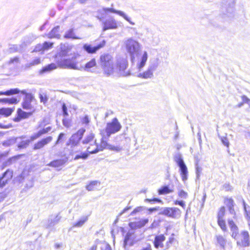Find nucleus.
I'll list each match as a JSON object with an SVG mask.
<instances>
[{"label": "nucleus", "mask_w": 250, "mask_h": 250, "mask_svg": "<svg viewBox=\"0 0 250 250\" xmlns=\"http://www.w3.org/2000/svg\"><path fill=\"white\" fill-rule=\"evenodd\" d=\"M99 63L103 74L106 77L117 74H120L123 76H127L130 74L128 71H125L128 65L126 59H121L115 62L111 55L104 53L101 55Z\"/></svg>", "instance_id": "obj_1"}, {"label": "nucleus", "mask_w": 250, "mask_h": 250, "mask_svg": "<svg viewBox=\"0 0 250 250\" xmlns=\"http://www.w3.org/2000/svg\"><path fill=\"white\" fill-rule=\"evenodd\" d=\"M72 48V46L68 44H61V51L55 56V61L61 68H67L80 70L81 69V61L77 60L79 55L74 53L71 58L66 59V56H69V52Z\"/></svg>", "instance_id": "obj_2"}, {"label": "nucleus", "mask_w": 250, "mask_h": 250, "mask_svg": "<svg viewBox=\"0 0 250 250\" xmlns=\"http://www.w3.org/2000/svg\"><path fill=\"white\" fill-rule=\"evenodd\" d=\"M125 50L130 56L132 63H134L142 49L141 44L133 38H128L124 42Z\"/></svg>", "instance_id": "obj_3"}, {"label": "nucleus", "mask_w": 250, "mask_h": 250, "mask_svg": "<svg viewBox=\"0 0 250 250\" xmlns=\"http://www.w3.org/2000/svg\"><path fill=\"white\" fill-rule=\"evenodd\" d=\"M228 225L232 232L231 236L238 240L237 243H240L243 247H248L250 245V236L247 231H243L238 234V228L232 220L229 219Z\"/></svg>", "instance_id": "obj_4"}, {"label": "nucleus", "mask_w": 250, "mask_h": 250, "mask_svg": "<svg viewBox=\"0 0 250 250\" xmlns=\"http://www.w3.org/2000/svg\"><path fill=\"white\" fill-rule=\"evenodd\" d=\"M161 63L159 57H155L150 59L146 70L138 74V77L144 79L151 78L153 77V72L156 70Z\"/></svg>", "instance_id": "obj_5"}, {"label": "nucleus", "mask_w": 250, "mask_h": 250, "mask_svg": "<svg viewBox=\"0 0 250 250\" xmlns=\"http://www.w3.org/2000/svg\"><path fill=\"white\" fill-rule=\"evenodd\" d=\"M85 131V129L81 128L76 133L73 134L69 138L66 145L70 146V153L71 155L78 152L77 148Z\"/></svg>", "instance_id": "obj_6"}, {"label": "nucleus", "mask_w": 250, "mask_h": 250, "mask_svg": "<svg viewBox=\"0 0 250 250\" xmlns=\"http://www.w3.org/2000/svg\"><path fill=\"white\" fill-rule=\"evenodd\" d=\"M101 134L102 135V137L101 139L100 144L99 145L98 144L99 151H103L104 149H107L118 152L122 150V147L118 145L115 146L109 144L107 142V139L108 138L107 137L106 135H105L104 134V130L101 132Z\"/></svg>", "instance_id": "obj_7"}, {"label": "nucleus", "mask_w": 250, "mask_h": 250, "mask_svg": "<svg viewBox=\"0 0 250 250\" xmlns=\"http://www.w3.org/2000/svg\"><path fill=\"white\" fill-rule=\"evenodd\" d=\"M174 160L180 168V175L182 180L186 181L188 179V171L182 155L179 153L176 154L174 157Z\"/></svg>", "instance_id": "obj_8"}, {"label": "nucleus", "mask_w": 250, "mask_h": 250, "mask_svg": "<svg viewBox=\"0 0 250 250\" xmlns=\"http://www.w3.org/2000/svg\"><path fill=\"white\" fill-rule=\"evenodd\" d=\"M122 128V125L118 122L117 118H114L111 122L108 123L106 124L105 129V132L106 136L109 138L112 134H115L120 130Z\"/></svg>", "instance_id": "obj_9"}, {"label": "nucleus", "mask_w": 250, "mask_h": 250, "mask_svg": "<svg viewBox=\"0 0 250 250\" xmlns=\"http://www.w3.org/2000/svg\"><path fill=\"white\" fill-rule=\"evenodd\" d=\"M159 214L177 218L180 216L181 210L177 208H162L160 209Z\"/></svg>", "instance_id": "obj_10"}, {"label": "nucleus", "mask_w": 250, "mask_h": 250, "mask_svg": "<svg viewBox=\"0 0 250 250\" xmlns=\"http://www.w3.org/2000/svg\"><path fill=\"white\" fill-rule=\"evenodd\" d=\"M36 39V37L33 35H30L24 39L23 42L20 45H14L10 47L11 52H21L24 50L26 46L29 44L32 41Z\"/></svg>", "instance_id": "obj_11"}, {"label": "nucleus", "mask_w": 250, "mask_h": 250, "mask_svg": "<svg viewBox=\"0 0 250 250\" xmlns=\"http://www.w3.org/2000/svg\"><path fill=\"white\" fill-rule=\"evenodd\" d=\"M148 53L146 51H143L138 55L135 62H137L136 67L140 72H141L144 67L146 64V62L148 59Z\"/></svg>", "instance_id": "obj_12"}, {"label": "nucleus", "mask_w": 250, "mask_h": 250, "mask_svg": "<svg viewBox=\"0 0 250 250\" xmlns=\"http://www.w3.org/2000/svg\"><path fill=\"white\" fill-rule=\"evenodd\" d=\"M21 93L25 94V99L22 103V107L26 110H34V107L31 104V102L34 98L31 94H28L25 90L21 91Z\"/></svg>", "instance_id": "obj_13"}, {"label": "nucleus", "mask_w": 250, "mask_h": 250, "mask_svg": "<svg viewBox=\"0 0 250 250\" xmlns=\"http://www.w3.org/2000/svg\"><path fill=\"white\" fill-rule=\"evenodd\" d=\"M103 23L104 31L108 29H116L118 27V22L112 17L106 20Z\"/></svg>", "instance_id": "obj_14"}, {"label": "nucleus", "mask_w": 250, "mask_h": 250, "mask_svg": "<svg viewBox=\"0 0 250 250\" xmlns=\"http://www.w3.org/2000/svg\"><path fill=\"white\" fill-rule=\"evenodd\" d=\"M103 10L105 13L107 12H110L111 13H116L124 18L126 21H127L131 24L133 25H135V23L131 21V18H129L128 16H127L123 11L116 10L111 8H104Z\"/></svg>", "instance_id": "obj_15"}, {"label": "nucleus", "mask_w": 250, "mask_h": 250, "mask_svg": "<svg viewBox=\"0 0 250 250\" xmlns=\"http://www.w3.org/2000/svg\"><path fill=\"white\" fill-rule=\"evenodd\" d=\"M135 236L133 232H128L126 233L124 242V247L125 249L129 247L135 243Z\"/></svg>", "instance_id": "obj_16"}, {"label": "nucleus", "mask_w": 250, "mask_h": 250, "mask_svg": "<svg viewBox=\"0 0 250 250\" xmlns=\"http://www.w3.org/2000/svg\"><path fill=\"white\" fill-rule=\"evenodd\" d=\"M105 44V42L104 41H103L102 43L95 46H92L90 44H85L83 46V48L88 53H94L97 50L103 47Z\"/></svg>", "instance_id": "obj_17"}, {"label": "nucleus", "mask_w": 250, "mask_h": 250, "mask_svg": "<svg viewBox=\"0 0 250 250\" xmlns=\"http://www.w3.org/2000/svg\"><path fill=\"white\" fill-rule=\"evenodd\" d=\"M96 65V62L95 59H92L89 62L83 64L81 62V69L79 71H91V69Z\"/></svg>", "instance_id": "obj_18"}, {"label": "nucleus", "mask_w": 250, "mask_h": 250, "mask_svg": "<svg viewBox=\"0 0 250 250\" xmlns=\"http://www.w3.org/2000/svg\"><path fill=\"white\" fill-rule=\"evenodd\" d=\"M52 139L51 136H49L38 142L34 145V149L36 150L42 148L45 145L49 143Z\"/></svg>", "instance_id": "obj_19"}, {"label": "nucleus", "mask_w": 250, "mask_h": 250, "mask_svg": "<svg viewBox=\"0 0 250 250\" xmlns=\"http://www.w3.org/2000/svg\"><path fill=\"white\" fill-rule=\"evenodd\" d=\"M12 171L7 170L6 172H5L3 174V176L1 178H0V187H2L4 186L7 181L12 178Z\"/></svg>", "instance_id": "obj_20"}, {"label": "nucleus", "mask_w": 250, "mask_h": 250, "mask_svg": "<svg viewBox=\"0 0 250 250\" xmlns=\"http://www.w3.org/2000/svg\"><path fill=\"white\" fill-rule=\"evenodd\" d=\"M66 161L64 159H59L54 160L47 165V166L54 167L57 168L58 170L61 169V167L64 165Z\"/></svg>", "instance_id": "obj_21"}, {"label": "nucleus", "mask_w": 250, "mask_h": 250, "mask_svg": "<svg viewBox=\"0 0 250 250\" xmlns=\"http://www.w3.org/2000/svg\"><path fill=\"white\" fill-rule=\"evenodd\" d=\"M87 151L90 154H94L99 152L96 140L93 142V144H90L87 148Z\"/></svg>", "instance_id": "obj_22"}, {"label": "nucleus", "mask_w": 250, "mask_h": 250, "mask_svg": "<svg viewBox=\"0 0 250 250\" xmlns=\"http://www.w3.org/2000/svg\"><path fill=\"white\" fill-rule=\"evenodd\" d=\"M165 237L164 235L161 234L156 236L154 240V246L156 248H158L159 247H162L163 245L162 242L165 240Z\"/></svg>", "instance_id": "obj_23"}, {"label": "nucleus", "mask_w": 250, "mask_h": 250, "mask_svg": "<svg viewBox=\"0 0 250 250\" xmlns=\"http://www.w3.org/2000/svg\"><path fill=\"white\" fill-rule=\"evenodd\" d=\"M60 27L59 26H57L55 27H54L51 31L48 34V37L50 38H60L61 37V35L59 33V30Z\"/></svg>", "instance_id": "obj_24"}, {"label": "nucleus", "mask_w": 250, "mask_h": 250, "mask_svg": "<svg viewBox=\"0 0 250 250\" xmlns=\"http://www.w3.org/2000/svg\"><path fill=\"white\" fill-rule=\"evenodd\" d=\"M57 68V64L56 63H52L43 67L42 69L40 71V73H43L45 72H50L53 70L56 69Z\"/></svg>", "instance_id": "obj_25"}, {"label": "nucleus", "mask_w": 250, "mask_h": 250, "mask_svg": "<svg viewBox=\"0 0 250 250\" xmlns=\"http://www.w3.org/2000/svg\"><path fill=\"white\" fill-rule=\"evenodd\" d=\"M41 59L39 58H35L32 62H31L30 63H26L23 67L24 68V69H29L31 67L38 65L41 63Z\"/></svg>", "instance_id": "obj_26"}, {"label": "nucleus", "mask_w": 250, "mask_h": 250, "mask_svg": "<svg viewBox=\"0 0 250 250\" xmlns=\"http://www.w3.org/2000/svg\"><path fill=\"white\" fill-rule=\"evenodd\" d=\"M88 217L84 216L81 217L80 220L76 223H75L73 225V227H81L83 224L87 221Z\"/></svg>", "instance_id": "obj_27"}, {"label": "nucleus", "mask_w": 250, "mask_h": 250, "mask_svg": "<svg viewBox=\"0 0 250 250\" xmlns=\"http://www.w3.org/2000/svg\"><path fill=\"white\" fill-rule=\"evenodd\" d=\"M64 37L66 39H80V38L77 37L75 36V33L73 32V29H71L67 31L64 36Z\"/></svg>", "instance_id": "obj_28"}, {"label": "nucleus", "mask_w": 250, "mask_h": 250, "mask_svg": "<svg viewBox=\"0 0 250 250\" xmlns=\"http://www.w3.org/2000/svg\"><path fill=\"white\" fill-rule=\"evenodd\" d=\"M218 244L222 248H224L226 244V239L222 235H217L216 236Z\"/></svg>", "instance_id": "obj_29"}, {"label": "nucleus", "mask_w": 250, "mask_h": 250, "mask_svg": "<svg viewBox=\"0 0 250 250\" xmlns=\"http://www.w3.org/2000/svg\"><path fill=\"white\" fill-rule=\"evenodd\" d=\"M173 191V190L172 189H169L168 187L164 186L158 190V193L160 195L166 194L172 192Z\"/></svg>", "instance_id": "obj_30"}, {"label": "nucleus", "mask_w": 250, "mask_h": 250, "mask_svg": "<svg viewBox=\"0 0 250 250\" xmlns=\"http://www.w3.org/2000/svg\"><path fill=\"white\" fill-rule=\"evenodd\" d=\"M13 110L9 108H2L0 109V115H4L6 117L10 116Z\"/></svg>", "instance_id": "obj_31"}, {"label": "nucleus", "mask_w": 250, "mask_h": 250, "mask_svg": "<svg viewBox=\"0 0 250 250\" xmlns=\"http://www.w3.org/2000/svg\"><path fill=\"white\" fill-rule=\"evenodd\" d=\"M94 135L90 133L89 134H88L83 140V144H89L91 142H92L94 138Z\"/></svg>", "instance_id": "obj_32"}, {"label": "nucleus", "mask_w": 250, "mask_h": 250, "mask_svg": "<svg viewBox=\"0 0 250 250\" xmlns=\"http://www.w3.org/2000/svg\"><path fill=\"white\" fill-rule=\"evenodd\" d=\"M0 102H3L5 103H9V104H16L18 103V100L15 98H4L0 99Z\"/></svg>", "instance_id": "obj_33"}, {"label": "nucleus", "mask_w": 250, "mask_h": 250, "mask_svg": "<svg viewBox=\"0 0 250 250\" xmlns=\"http://www.w3.org/2000/svg\"><path fill=\"white\" fill-rule=\"evenodd\" d=\"M18 113L19 116L21 118H27L28 117H29L32 114L31 112H26L22 111L21 109H19L18 110Z\"/></svg>", "instance_id": "obj_34"}, {"label": "nucleus", "mask_w": 250, "mask_h": 250, "mask_svg": "<svg viewBox=\"0 0 250 250\" xmlns=\"http://www.w3.org/2000/svg\"><path fill=\"white\" fill-rule=\"evenodd\" d=\"M20 92V90L18 89V88L12 89H10V90L7 91L5 92H0V95H12V94H14L19 93Z\"/></svg>", "instance_id": "obj_35"}, {"label": "nucleus", "mask_w": 250, "mask_h": 250, "mask_svg": "<svg viewBox=\"0 0 250 250\" xmlns=\"http://www.w3.org/2000/svg\"><path fill=\"white\" fill-rule=\"evenodd\" d=\"M126 138V134L125 133H124L119 135H117L115 138V140L116 143H120V142H122V141L125 140Z\"/></svg>", "instance_id": "obj_36"}, {"label": "nucleus", "mask_w": 250, "mask_h": 250, "mask_svg": "<svg viewBox=\"0 0 250 250\" xmlns=\"http://www.w3.org/2000/svg\"><path fill=\"white\" fill-rule=\"evenodd\" d=\"M97 181H92L89 185L86 186V188L88 191L93 190L95 188V187L97 186Z\"/></svg>", "instance_id": "obj_37"}, {"label": "nucleus", "mask_w": 250, "mask_h": 250, "mask_svg": "<svg viewBox=\"0 0 250 250\" xmlns=\"http://www.w3.org/2000/svg\"><path fill=\"white\" fill-rule=\"evenodd\" d=\"M218 224L223 230H227L225 221L223 219H218Z\"/></svg>", "instance_id": "obj_38"}, {"label": "nucleus", "mask_w": 250, "mask_h": 250, "mask_svg": "<svg viewBox=\"0 0 250 250\" xmlns=\"http://www.w3.org/2000/svg\"><path fill=\"white\" fill-rule=\"evenodd\" d=\"M225 204L229 208H233L234 201L231 198H227L225 201Z\"/></svg>", "instance_id": "obj_39"}, {"label": "nucleus", "mask_w": 250, "mask_h": 250, "mask_svg": "<svg viewBox=\"0 0 250 250\" xmlns=\"http://www.w3.org/2000/svg\"><path fill=\"white\" fill-rule=\"evenodd\" d=\"M30 142V140L22 141L18 146L19 148H24L26 147Z\"/></svg>", "instance_id": "obj_40"}, {"label": "nucleus", "mask_w": 250, "mask_h": 250, "mask_svg": "<svg viewBox=\"0 0 250 250\" xmlns=\"http://www.w3.org/2000/svg\"><path fill=\"white\" fill-rule=\"evenodd\" d=\"M42 135H43V134L41 130L39 131L38 132H37L36 133H34L30 137V142L33 141L39 138Z\"/></svg>", "instance_id": "obj_41"}, {"label": "nucleus", "mask_w": 250, "mask_h": 250, "mask_svg": "<svg viewBox=\"0 0 250 250\" xmlns=\"http://www.w3.org/2000/svg\"><path fill=\"white\" fill-rule=\"evenodd\" d=\"M88 155L86 153H81L80 154H77L74 157L75 160H78L79 159H86L88 157Z\"/></svg>", "instance_id": "obj_42"}, {"label": "nucleus", "mask_w": 250, "mask_h": 250, "mask_svg": "<svg viewBox=\"0 0 250 250\" xmlns=\"http://www.w3.org/2000/svg\"><path fill=\"white\" fill-rule=\"evenodd\" d=\"M229 213L231 216V218H228V219H231L234 222V220H236V216H235V211L234 209L233 208H229ZM229 220H228V221Z\"/></svg>", "instance_id": "obj_43"}, {"label": "nucleus", "mask_w": 250, "mask_h": 250, "mask_svg": "<svg viewBox=\"0 0 250 250\" xmlns=\"http://www.w3.org/2000/svg\"><path fill=\"white\" fill-rule=\"evenodd\" d=\"M244 208L247 215V218H250V207L249 206H247L245 201H243Z\"/></svg>", "instance_id": "obj_44"}, {"label": "nucleus", "mask_w": 250, "mask_h": 250, "mask_svg": "<svg viewBox=\"0 0 250 250\" xmlns=\"http://www.w3.org/2000/svg\"><path fill=\"white\" fill-rule=\"evenodd\" d=\"M225 212V208L224 207H221L218 213V219H223Z\"/></svg>", "instance_id": "obj_45"}, {"label": "nucleus", "mask_w": 250, "mask_h": 250, "mask_svg": "<svg viewBox=\"0 0 250 250\" xmlns=\"http://www.w3.org/2000/svg\"><path fill=\"white\" fill-rule=\"evenodd\" d=\"M53 45V43L52 42H44L42 44L43 50H48L49 48H52Z\"/></svg>", "instance_id": "obj_46"}, {"label": "nucleus", "mask_w": 250, "mask_h": 250, "mask_svg": "<svg viewBox=\"0 0 250 250\" xmlns=\"http://www.w3.org/2000/svg\"><path fill=\"white\" fill-rule=\"evenodd\" d=\"M222 143L226 146H229V142L228 138L226 136H222L220 137Z\"/></svg>", "instance_id": "obj_47"}, {"label": "nucleus", "mask_w": 250, "mask_h": 250, "mask_svg": "<svg viewBox=\"0 0 250 250\" xmlns=\"http://www.w3.org/2000/svg\"><path fill=\"white\" fill-rule=\"evenodd\" d=\"M145 202H150V203H154V202H158V203H163V201L158 199V198H154L152 199H146L145 200Z\"/></svg>", "instance_id": "obj_48"}, {"label": "nucleus", "mask_w": 250, "mask_h": 250, "mask_svg": "<svg viewBox=\"0 0 250 250\" xmlns=\"http://www.w3.org/2000/svg\"><path fill=\"white\" fill-rule=\"evenodd\" d=\"M178 195L182 198L186 199L188 197V193L183 190H180L178 192Z\"/></svg>", "instance_id": "obj_49"}, {"label": "nucleus", "mask_w": 250, "mask_h": 250, "mask_svg": "<svg viewBox=\"0 0 250 250\" xmlns=\"http://www.w3.org/2000/svg\"><path fill=\"white\" fill-rule=\"evenodd\" d=\"M82 125H88L89 123V120L87 116H85L81 119Z\"/></svg>", "instance_id": "obj_50"}, {"label": "nucleus", "mask_w": 250, "mask_h": 250, "mask_svg": "<svg viewBox=\"0 0 250 250\" xmlns=\"http://www.w3.org/2000/svg\"><path fill=\"white\" fill-rule=\"evenodd\" d=\"M242 101L246 104H247L250 108V99L248 98L246 96L243 95L241 97Z\"/></svg>", "instance_id": "obj_51"}, {"label": "nucleus", "mask_w": 250, "mask_h": 250, "mask_svg": "<svg viewBox=\"0 0 250 250\" xmlns=\"http://www.w3.org/2000/svg\"><path fill=\"white\" fill-rule=\"evenodd\" d=\"M64 137V134L63 133H61L59 134L58 139L55 143V145H58L60 143H61L62 141V139Z\"/></svg>", "instance_id": "obj_52"}, {"label": "nucleus", "mask_w": 250, "mask_h": 250, "mask_svg": "<svg viewBox=\"0 0 250 250\" xmlns=\"http://www.w3.org/2000/svg\"><path fill=\"white\" fill-rule=\"evenodd\" d=\"M143 210V207H139L135 208L130 213L131 215H134L137 212H140Z\"/></svg>", "instance_id": "obj_53"}, {"label": "nucleus", "mask_w": 250, "mask_h": 250, "mask_svg": "<svg viewBox=\"0 0 250 250\" xmlns=\"http://www.w3.org/2000/svg\"><path fill=\"white\" fill-rule=\"evenodd\" d=\"M40 99L41 102L45 103L47 101V98L45 94H40Z\"/></svg>", "instance_id": "obj_54"}, {"label": "nucleus", "mask_w": 250, "mask_h": 250, "mask_svg": "<svg viewBox=\"0 0 250 250\" xmlns=\"http://www.w3.org/2000/svg\"><path fill=\"white\" fill-rule=\"evenodd\" d=\"M42 50H43L42 44H38L36 46L33 51L38 52L41 51Z\"/></svg>", "instance_id": "obj_55"}, {"label": "nucleus", "mask_w": 250, "mask_h": 250, "mask_svg": "<svg viewBox=\"0 0 250 250\" xmlns=\"http://www.w3.org/2000/svg\"><path fill=\"white\" fill-rule=\"evenodd\" d=\"M101 250H111V248L109 244H105L101 248Z\"/></svg>", "instance_id": "obj_56"}, {"label": "nucleus", "mask_w": 250, "mask_h": 250, "mask_svg": "<svg viewBox=\"0 0 250 250\" xmlns=\"http://www.w3.org/2000/svg\"><path fill=\"white\" fill-rule=\"evenodd\" d=\"M223 188L226 191H229L232 189L231 186L229 184H225L223 186Z\"/></svg>", "instance_id": "obj_57"}, {"label": "nucleus", "mask_w": 250, "mask_h": 250, "mask_svg": "<svg viewBox=\"0 0 250 250\" xmlns=\"http://www.w3.org/2000/svg\"><path fill=\"white\" fill-rule=\"evenodd\" d=\"M19 62V59L18 57H15L11 59L9 61V63H17Z\"/></svg>", "instance_id": "obj_58"}, {"label": "nucleus", "mask_w": 250, "mask_h": 250, "mask_svg": "<svg viewBox=\"0 0 250 250\" xmlns=\"http://www.w3.org/2000/svg\"><path fill=\"white\" fill-rule=\"evenodd\" d=\"M12 125L11 124H9L6 125H2V124H0V128L3 129H7L12 127Z\"/></svg>", "instance_id": "obj_59"}, {"label": "nucleus", "mask_w": 250, "mask_h": 250, "mask_svg": "<svg viewBox=\"0 0 250 250\" xmlns=\"http://www.w3.org/2000/svg\"><path fill=\"white\" fill-rule=\"evenodd\" d=\"M175 205H179L180 206H181L182 207H183V208H185V204L184 203V202H183V201H176L175 202Z\"/></svg>", "instance_id": "obj_60"}, {"label": "nucleus", "mask_w": 250, "mask_h": 250, "mask_svg": "<svg viewBox=\"0 0 250 250\" xmlns=\"http://www.w3.org/2000/svg\"><path fill=\"white\" fill-rule=\"evenodd\" d=\"M62 123H63V125L65 126V127H68L69 126V125H70L69 122L67 119H63Z\"/></svg>", "instance_id": "obj_61"}, {"label": "nucleus", "mask_w": 250, "mask_h": 250, "mask_svg": "<svg viewBox=\"0 0 250 250\" xmlns=\"http://www.w3.org/2000/svg\"><path fill=\"white\" fill-rule=\"evenodd\" d=\"M202 168L199 167H197L196 168V173L197 177L198 178L200 176V174L201 172Z\"/></svg>", "instance_id": "obj_62"}, {"label": "nucleus", "mask_w": 250, "mask_h": 250, "mask_svg": "<svg viewBox=\"0 0 250 250\" xmlns=\"http://www.w3.org/2000/svg\"><path fill=\"white\" fill-rule=\"evenodd\" d=\"M62 109L64 116H67L68 113L67 112V107L64 104H63L62 105Z\"/></svg>", "instance_id": "obj_63"}, {"label": "nucleus", "mask_w": 250, "mask_h": 250, "mask_svg": "<svg viewBox=\"0 0 250 250\" xmlns=\"http://www.w3.org/2000/svg\"><path fill=\"white\" fill-rule=\"evenodd\" d=\"M50 130H51V127H46L45 128H43L42 130H41V131L42 133V134H44L47 133Z\"/></svg>", "instance_id": "obj_64"}]
</instances>
